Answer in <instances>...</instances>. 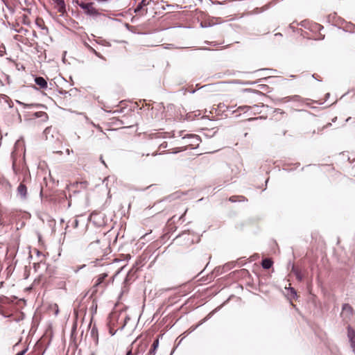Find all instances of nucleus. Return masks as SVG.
<instances>
[{"instance_id": "f257e3e1", "label": "nucleus", "mask_w": 355, "mask_h": 355, "mask_svg": "<svg viewBox=\"0 0 355 355\" xmlns=\"http://www.w3.org/2000/svg\"><path fill=\"white\" fill-rule=\"evenodd\" d=\"M107 277V273H102L98 275L97 279L95 280L92 287L93 293H97L99 288H101L102 291H103L106 288L107 283L105 282V279Z\"/></svg>"}, {"instance_id": "f03ea898", "label": "nucleus", "mask_w": 355, "mask_h": 355, "mask_svg": "<svg viewBox=\"0 0 355 355\" xmlns=\"http://www.w3.org/2000/svg\"><path fill=\"white\" fill-rule=\"evenodd\" d=\"M78 6L80 8L83 9L85 10V13L87 15L92 16V17H98L100 16L101 14L95 8L93 7V3H84V2H78Z\"/></svg>"}, {"instance_id": "7ed1b4c3", "label": "nucleus", "mask_w": 355, "mask_h": 355, "mask_svg": "<svg viewBox=\"0 0 355 355\" xmlns=\"http://www.w3.org/2000/svg\"><path fill=\"white\" fill-rule=\"evenodd\" d=\"M347 337L350 343V347L355 355V331L350 327H347Z\"/></svg>"}, {"instance_id": "20e7f679", "label": "nucleus", "mask_w": 355, "mask_h": 355, "mask_svg": "<svg viewBox=\"0 0 355 355\" xmlns=\"http://www.w3.org/2000/svg\"><path fill=\"white\" fill-rule=\"evenodd\" d=\"M24 180L19 183V186L17 189V195L23 200H25L27 198V187L26 184H24Z\"/></svg>"}, {"instance_id": "39448f33", "label": "nucleus", "mask_w": 355, "mask_h": 355, "mask_svg": "<svg viewBox=\"0 0 355 355\" xmlns=\"http://www.w3.org/2000/svg\"><path fill=\"white\" fill-rule=\"evenodd\" d=\"M183 140L186 139H191V142H187V144L188 146H198L199 141H200V137L196 135H187L182 137ZM191 148H194L193 147H191Z\"/></svg>"}, {"instance_id": "423d86ee", "label": "nucleus", "mask_w": 355, "mask_h": 355, "mask_svg": "<svg viewBox=\"0 0 355 355\" xmlns=\"http://www.w3.org/2000/svg\"><path fill=\"white\" fill-rule=\"evenodd\" d=\"M54 2L55 3V8L57 9V10L64 14L66 12V5L64 0H54Z\"/></svg>"}, {"instance_id": "0eeeda50", "label": "nucleus", "mask_w": 355, "mask_h": 355, "mask_svg": "<svg viewBox=\"0 0 355 355\" xmlns=\"http://www.w3.org/2000/svg\"><path fill=\"white\" fill-rule=\"evenodd\" d=\"M233 107L231 106V107H227V111L228 112H243L244 113H246L248 112L250 110L252 109V107L250 106H248V105H243V106H239L236 110H232ZM241 113H239L238 115H240Z\"/></svg>"}, {"instance_id": "6e6552de", "label": "nucleus", "mask_w": 355, "mask_h": 355, "mask_svg": "<svg viewBox=\"0 0 355 355\" xmlns=\"http://www.w3.org/2000/svg\"><path fill=\"white\" fill-rule=\"evenodd\" d=\"M35 83L41 89H46L48 87L46 80L43 77H41V76L35 77Z\"/></svg>"}, {"instance_id": "1a4fd4ad", "label": "nucleus", "mask_w": 355, "mask_h": 355, "mask_svg": "<svg viewBox=\"0 0 355 355\" xmlns=\"http://www.w3.org/2000/svg\"><path fill=\"white\" fill-rule=\"evenodd\" d=\"M33 116L35 118H41L42 121H46L49 119L48 114L44 112H36L33 113Z\"/></svg>"}, {"instance_id": "9d476101", "label": "nucleus", "mask_w": 355, "mask_h": 355, "mask_svg": "<svg viewBox=\"0 0 355 355\" xmlns=\"http://www.w3.org/2000/svg\"><path fill=\"white\" fill-rule=\"evenodd\" d=\"M158 346H159V339L157 338L153 341L151 348L149 350V352L147 353L146 355H155Z\"/></svg>"}, {"instance_id": "9b49d317", "label": "nucleus", "mask_w": 355, "mask_h": 355, "mask_svg": "<svg viewBox=\"0 0 355 355\" xmlns=\"http://www.w3.org/2000/svg\"><path fill=\"white\" fill-rule=\"evenodd\" d=\"M273 261L270 259H264L261 261V266L264 269H269L272 267Z\"/></svg>"}, {"instance_id": "f8f14e48", "label": "nucleus", "mask_w": 355, "mask_h": 355, "mask_svg": "<svg viewBox=\"0 0 355 355\" xmlns=\"http://www.w3.org/2000/svg\"><path fill=\"white\" fill-rule=\"evenodd\" d=\"M291 271L295 274L296 279L299 282H302L303 279V276L300 272V270L295 267L294 265L292 266V270Z\"/></svg>"}, {"instance_id": "ddd939ff", "label": "nucleus", "mask_w": 355, "mask_h": 355, "mask_svg": "<svg viewBox=\"0 0 355 355\" xmlns=\"http://www.w3.org/2000/svg\"><path fill=\"white\" fill-rule=\"evenodd\" d=\"M229 200L232 202H235L237 201H239V202L247 201V199L243 196H233L229 198Z\"/></svg>"}, {"instance_id": "4468645a", "label": "nucleus", "mask_w": 355, "mask_h": 355, "mask_svg": "<svg viewBox=\"0 0 355 355\" xmlns=\"http://www.w3.org/2000/svg\"><path fill=\"white\" fill-rule=\"evenodd\" d=\"M148 3L146 2V0H142L138 5L136 7V8L135 9V13H138L139 12H140L142 8L146 6Z\"/></svg>"}, {"instance_id": "2eb2a0df", "label": "nucleus", "mask_w": 355, "mask_h": 355, "mask_svg": "<svg viewBox=\"0 0 355 355\" xmlns=\"http://www.w3.org/2000/svg\"><path fill=\"white\" fill-rule=\"evenodd\" d=\"M343 311H345L349 314H352L353 309L349 304H343L342 306Z\"/></svg>"}, {"instance_id": "dca6fc26", "label": "nucleus", "mask_w": 355, "mask_h": 355, "mask_svg": "<svg viewBox=\"0 0 355 355\" xmlns=\"http://www.w3.org/2000/svg\"><path fill=\"white\" fill-rule=\"evenodd\" d=\"M235 266H236V262L232 261V262L227 263L223 266V270L225 271H228V270H231L232 268H233L234 267H235Z\"/></svg>"}, {"instance_id": "f3484780", "label": "nucleus", "mask_w": 355, "mask_h": 355, "mask_svg": "<svg viewBox=\"0 0 355 355\" xmlns=\"http://www.w3.org/2000/svg\"><path fill=\"white\" fill-rule=\"evenodd\" d=\"M88 48L91 52H92L94 55H96L98 58H102V55L100 53L97 52L94 49L88 45Z\"/></svg>"}, {"instance_id": "a211bd4d", "label": "nucleus", "mask_w": 355, "mask_h": 355, "mask_svg": "<svg viewBox=\"0 0 355 355\" xmlns=\"http://www.w3.org/2000/svg\"><path fill=\"white\" fill-rule=\"evenodd\" d=\"M288 98V97H287ZM290 99L291 100H293V101H299V99L300 98V96H298V95H294L291 97H289Z\"/></svg>"}, {"instance_id": "6ab92c4d", "label": "nucleus", "mask_w": 355, "mask_h": 355, "mask_svg": "<svg viewBox=\"0 0 355 355\" xmlns=\"http://www.w3.org/2000/svg\"><path fill=\"white\" fill-rule=\"evenodd\" d=\"M27 351H28V347L25 348L24 349H23L21 352H19L15 355H24Z\"/></svg>"}, {"instance_id": "aec40b11", "label": "nucleus", "mask_w": 355, "mask_h": 355, "mask_svg": "<svg viewBox=\"0 0 355 355\" xmlns=\"http://www.w3.org/2000/svg\"><path fill=\"white\" fill-rule=\"evenodd\" d=\"M85 266H86V265H85V264H83V265H82V266H78L77 268L73 269V271H74L75 272H78L80 270H81V269L84 268Z\"/></svg>"}, {"instance_id": "412c9836", "label": "nucleus", "mask_w": 355, "mask_h": 355, "mask_svg": "<svg viewBox=\"0 0 355 355\" xmlns=\"http://www.w3.org/2000/svg\"><path fill=\"white\" fill-rule=\"evenodd\" d=\"M72 226L73 227H77L78 225V220L77 219H74L73 221H72V223H71Z\"/></svg>"}, {"instance_id": "4be33fe9", "label": "nucleus", "mask_w": 355, "mask_h": 355, "mask_svg": "<svg viewBox=\"0 0 355 355\" xmlns=\"http://www.w3.org/2000/svg\"><path fill=\"white\" fill-rule=\"evenodd\" d=\"M274 112L275 113H279V114H284V112L282 111L281 109H279V108L275 109Z\"/></svg>"}, {"instance_id": "5701e85b", "label": "nucleus", "mask_w": 355, "mask_h": 355, "mask_svg": "<svg viewBox=\"0 0 355 355\" xmlns=\"http://www.w3.org/2000/svg\"><path fill=\"white\" fill-rule=\"evenodd\" d=\"M289 289L291 291V294H293V295H297V293L293 288L290 287Z\"/></svg>"}, {"instance_id": "b1692460", "label": "nucleus", "mask_w": 355, "mask_h": 355, "mask_svg": "<svg viewBox=\"0 0 355 355\" xmlns=\"http://www.w3.org/2000/svg\"><path fill=\"white\" fill-rule=\"evenodd\" d=\"M55 306L56 307V309L55 311V315H57L59 313V309H58V306L57 304H55Z\"/></svg>"}, {"instance_id": "393cba45", "label": "nucleus", "mask_w": 355, "mask_h": 355, "mask_svg": "<svg viewBox=\"0 0 355 355\" xmlns=\"http://www.w3.org/2000/svg\"><path fill=\"white\" fill-rule=\"evenodd\" d=\"M138 155H139L141 157H143V156H144V155L148 156V155H150V153H138Z\"/></svg>"}, {"instance_id": "a878e982", "label": "nucleus", "mask_w": 355, "mask_h": 355, "mask_svg": "<svg viewBox=\"0 0 355 355\" xmlns=\"http://www.w3.org/2000/svg\"><path fill=\"white\" fill-rule=\"evenodd\" d=\"M100 160H101V163H102L103 164H104L105 166H107V165H106V164H105V161H104V159H103V157H102V156H101V157H100Z\"/></svg>"}, {"instance_id": "bb28decb", "label": "nucleus", "mask_w": 355, "mask_h": 355, "mask_svg": "<svg viewBox=\"0 0 355 355\" xmlns=\"http://www.w3.org/2000/svg\"><path fill=\"white\" fill-rule=\"evenodd\" d=\"M125 355H133L132 354V349H129L127 352H126V354Z\"/></svg>"}, {"instance_id": "cd10ccee", "label": "nucleus", "mask_w": 355, "mask_h": 355, "mask_svg": "<svg viewBox=\"0 0 355 355\" xmlns=\"http://www.w3.org/2000/svg\"><path fill=\"white\" fill-rule=\"evenodd\" d=\"M40 105L39 104H37V105H33V104H31V105H26L25 106L27 107H32V106H39Z\"/></svg>"}, {"instance_id": "c85d7f7f", "label": "nucleus", "mask_w": 355, "mask_h": 355, "mask_svg": "<svg viewBox=\"0 0 355 355\" xmlns=\"http://www.w3.org/2000/svg\"><path fill=\"white\" fill-rule=\"evenodd\" d=\"M245 92H252V89H245Z\"/></svg>"}, {"instance_id": "c756f323", "label": "nucleus", "mask_w": 355, "mask_h": 355, "mask_svg": "<svg viewBox=\"0 0 355 355\" xmlns=\"http://www.w3.org/2000/svg\"><path fill=\"white\" fill-rule=\"evenodd\" d=\"M157 155V153H152V155H153V156H155V155Z\"/></svg>"}, {"instance_id": "7c9ffc66", "label": "nucleus", "mask_w": 355, "mask_h": 355, "mask_svg": "<svg viewBox=\"0 0 355 355\" xmlns=\"http://www.w3.org/2000/svg\"><path fill=\"white\" fill-rule=\"evenodd\" d=\"M253 107H254V108H257V107H258V105H254L253 106Z\"/></svg>"}, {"instance_id": "2f4dec72", "label": "nucleus", "mask_w": 355, "mask_h": 355, "mask_svg": "<svg viewBox=\"0 0 355 355\" xmlns=\"http://www.w3.org/2000/svg\"><path fill=\"white\" fill-rule=\"evenodd\" d=\"M96 241L97 243H98V242H99V239H97L96 240Z\"/></svg>"}, {"instance_id": "473e14b6", "label": "nucleus", "mask_w": 355, "mask_h": 355, "mask_svg": "<svg viewBox=\"0 0 355 355\" xmlns=\"http://www.w3.org/2000/svg\"><path fill=\"white\" fill-rule=\"evenodd\" d=\"M41 355H43V354H41Z\"/></svg>"}, {"instance_id": "72a5a7b5", "label": "nucleus", "mask_w": 355, "mask_h": 355, "mask_svg": "<svg viewBox=\"0 0 355 355\" xmlns=\"http://www.w3.org/2000/svg\"><path fill=\"white\" fill-rule=\"evenodd\" d=\"M92 355H94V354H92Z\"/></svg>"}]
</instances>
